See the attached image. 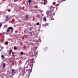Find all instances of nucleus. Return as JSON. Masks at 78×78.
I'll use <instances>...</instances> for the list:
<instances>
[{"mask_svg": "<svg viewBox=\"0 0 78 78\" xmlns=\"http://www.w3.org/2000/svg\"><path fill=\"white\" fill-rule=\"evenodd\" d=\"M13 30L14 29L12 27H9L6 30V34L8 35L9 34H8V33L9 32H10L11 33H12L13 32Z\"/></svg>", "mask_w": 78, "mask_h": 78, "instance_id": "nucleus-1", "label": "nucleus"}, {"mask_svg": "<svg viewBox=\"0 0 78 78\" xmlns=\"http://www.w3.org/2000/svg\"><path fill=\"white\" fill-rule=\"evenodd\" d=\"M16 70L15 69H13L11 70V71L12 72V76H14L15 74L14 73H16Z\"/></svg>", "mask_w": 78, "mask_h": 78, "instance_id": "nucleus-2", "label": "nucleus"}, {"mask_svg": "<svg viewBox=\"0 0 78 78\" xmlns=\"http://www.w3.org/2000/svg\"><path fill=\"white\" fill-rule=\"evenodd\" d=\"M29 17H30V16L28 15L27 14L26 15L25 19L26 20H27L28 19V18H29Z\"/></svg>", "mask_w": 78, "mask_h": 78, "instance_id": "nucleus-3", "label": "nucleus"}, {"mask_svg": "<svg viewBox=\"0 0 78 78\" xmlns=\"http://www.w3.org/2000/svg\"><path fill=\"white\" fill-rule=\"evenodd\" d=\"M5 19H6V21H8L9 20L10 18L8 16H6L5 17Z\"/></svg>", "mask_w": 78, "mask_h": 78, "instance_id": "nucleus-4", "label": "nucleus"}, {"mask_svg": "<svg viewBox=\"0 0 78 78\" xmlns=\"http://www.w3.org/2000/svg\"><path fill=\"white\" fill-rule=\"evenodd\" d=\"M12 51V49H11L9 51V55H10Z\"/></svg>", "mask_w": 78, "mask_h": 78, "instance_id": "nucleus-5", "label": "nucleus"}, {"mask_svg": "<svg viewBox=\"0 0 78 78\" xmlns=\"http://www.w3.org/2000/svg\"><path fill=\"white\" fill-rule=\"evenodd\" d=\"M2 65L3 66V68H4L6 67V63H3Z\"/></svg>", "mask_w": 78, "mask_h": 78, "instance_id": "nucleus-6", "label": "nucleus"}, {"mask_svg": "<svg viewBox=\"0 0 78 78\" xmlns=\"http://www.w3.org/2000/svg\"><path fill=\"white\" fill-rule=\"evenodd\" d=\"M48 25H49L48 24V23H46L43 25V26L44 27H46L48 26Z\"/></svg>", "mask_w": 78, "mask_h": 78, "instance_id": "nucleus-7", "label": "nucleus"}, {"mask_svg": "<svg viewBox=\"0 0 78 78\" xmlns=\"http://www.w3.org/2000/svg\"><path fill=\"white\" fill-rule=\"evenodd\" d=\"M43 21H44V22H46V21H47V19H46V17L44 18Z\"/></svg>", "mask_w": 78, "mask_h": 78, "instance_id": "nucleus-8", "label": "nucleus"}, {"mask_svg": "<svg viewBox=\"0 0 78 78\" xmlns=\"http://www.w3.org/2000/svg\"><path fill=\"white\" fill-rule=\"evenodd\" d=\"M9 42L8 41H6L5 42V45H8V44H9Z\"/></svg>", "mask_w": 78, "mask_h": 78, "instance_id": "nucleus-9", "label": "nucleus"}, {"mask_svg": "<svg viewBox=\"0 0 78 78\" xmlns=\"http://www.w3.org/2000/svg\"><path fill=\"white\" fill-rule=\"evenodd\" d=\"M27 2L29 3V4H30L32 2L31 0H28Z\"/></svg>", "mask_w": 78, "mask_h": 78, "instance_id": "nucleus-10", "label": "nucleus"}, {"mask_svg": "<svg viewBox=\"0 0 78 78\" xmlns=\"http://www.w3.org/2000/svg\"><path fill=\"white\" fill-rule=\"evenodd\" d=\"M33 27H30L29 28V30L30 31H31V30H33Z\"/></svg>", "mask_w": 78, "mask_h": 78, "instance_id": "nucleus-11", "label": "nucleus"}, {"mask_svg": "<svg viewBox=\"0 0 78 78\" xmlns=\"http://www.w3.org/2000/svg\"><path fill=\"white\" fill-rule=\"evenodd\" d=\"M2 23H0V29L1 28L2 26Z\"/></svg>", "mask_w": 78, "mask_h": 78, "instance_id": "nucleus-12", "label": "nucleus"}, {"mask_svg": "<svg viewBox=\"0 0 78 78\" xmlns=\"http://www.w3.org/2000/svg\"><path fill=\"white\" fill-rule=\"evenodd\" d=\"M20 54L21 55H23V52H20Z\"/></svg>", "mask_w": 78, "mask_h": 78, "instance_id": "nucleus-13", "label": "nucleus"}, {"mask_svg": "<svg viewBox=\"0 0 78 78\" xmlns=\"http://www.w3.org/2000/svg\"><path fill=\"white\" fill-rule=\"evenodd\" d=\"M14 50H16L17 49V48L16 46L14 47Z\"/></svg>", "mask_w": 78, "mask_h": 78, "instance_id": "nucleus-14", "label": "nucleus"}, {"mask_svg": "<svg viewBox=\"0 0 78 78\" xmlns=\"http://www.w3.org/2000/svg\"><path fill=\"white\" fill-rule=\"evenodd\" d=\"M1 57L2 58H4V55H1Z\"/></svg>", "mask_w": 78, "mask_h": 78, "instance_id": "nucleus-15", "label": "nucleus"}, {"mask_svg": "<svg viewBox=\"0 0 78 78\" xmlns=\"http://www.w3.org/2000/svg\"><path fill=\"white\" fill-rule=\"evenodd\" d=\"M46 13L48 14H50V13L48 11H47V12Z\"/></svg>", "mask_w": 78, "mask_h": 78, "instance_id": "nucleus-16", "label": "nucleus"}, {"mask_svg": "<svg viewBox=\"0 0 78 78\" xmlns=\"http://www.w3.org/2000/svg\"><path fill=\"white\" fill-rule=\"evenodd\" d=\"M36 25L37 26H39V22H37L36 23Z\"/></svg>", "mask_w": 78, "mask_h": 78, "instance_id": "nucleus-17", "label": "nucleus"}, {"mask_svg": "<svg viewBox=\"0 0 78 78\" xmlns=\"http://www.w3.org/2000/svg\"><path fill=\"white\" fill-rule=\"evenodd\" d=\"M8 12H10L11 11V10L10 9H8Z\"/></svg>", "mask_w": 78, "mask_h": 78, "instance_id": "nucleus-18", "label": "nucleus"}, {"mask_svg": "<svg viewBox=\"0 0 78 78\" xmlns=\"http://www.w3.org/2000/svg\"><path fill=\"white\" fill-rule=\"evenodd\" d=\"M53 5H55V4H56L55 2H53Z\"/></svg>", "mask_w": 78, "mask_h": 78, "instance_id": "nucleus-19", "label": "nucleus"}, {"mask_svg": "<svg viewBox=\"0 0 78 78\" xmlns=\"http://www.w3.org/2000/svg\"><path fill=\"white\" fill-rule=\"evenodd\" d=\"M66 0H62L61 1L60 3L61 2H62L65 1Z\"/></svg>", "mask_w": 78, "mask_h": 78, "instance_id": "nucleus-20", "label": "nucleus"}, {"mask_svg": "<svg viewBox=\"0 0 78 78\" xmlns=\"http://www.w3.org/2000/svg\"><path fill=\"white\" fill-rule=\"evenodd\" d=\"M29 34H30V35H31V34H32V32H30L29 33Z\"/></svg>", "mask_w": 78, "mask_h": 78, "instance_id": "nucleus-21", "label": "nucleus"}, {"mask_svg": "<svg viewBox=\"0 0 78 78\" xmlns=\"http://www.w3.org/2000/svg\"><path fill=\"white\" fill-rule=\"evenodd\" d=\"M12 56L14 58H16V57L14 55H12Z\"/></svg>", "mask_w": 78, "mask_h": 78, "instance_id": "nucleus-22", "label": "nucleus"}, {"mask_svg": "<svg viewBox=\"0 0 78 78\" xmlns=\"http://www.w3.org/2000/svg\"><path fill=\"white\" fill-rule=\"evenodd\" d=\"M17 1V0H14V2H16Z\"/></svg>", "mask_w": 78, "mask_h": 78, "instance_id": "nucleus-23", "label": "nucleus"}, {"mask_svg": "<svg viewBox=\"0 0 78 78\" xmlns=\"http://www.w3.org/2000/svg\"><path fill=\"white\" fill-rule=\"evenodd\" d=\"M19 72H20V70H21L20 68H19Z\"/></svg>", "mask_w": 78, "mask_h": 78, "instance_id": "nucleus-24", "label": "nucleus"}, {"mask_svg": "<svg viewBox=\"0 0 78 78\" xmlns=\"http://www.w3.org/2000/svg\"><path fill=\"white\" fill-rule=\"evenodd\" d=\"M3 48H4V47H2V48H1V49H2Z\"/></svg>", "mask_w": 78, "mask_h": 78, "instance_id": "nucleus-25", "label": "nucleus"}, {"mask_svg": "<svg viewBox=\"0 0 78 78\" xmlns=\"http://www.w3.org/2000/svg\"><path fill=\"white\" fill-rule=\"evenodd\" d=\"M44 5H45V2H44Z\"/></svg>", "mask_w": 78, "mask_h": 78, "instance_id": "nucleus-26", "label": "nucleus"}, {"mask_svg": "<svg viewBox=\"0 0 78 78\" xmlns=\"http://www.w3.org/2000/svg\"><path fill=\"white\" fill-rule=\"evenodd\" d=\"M31 71H30V73H31Z\"/></svg>", "mask_w": 78, "mask_h": 78, "instance_id": "nucleus-27", "label": "nucleus"}, {"mask_svg": "<svg viewBox=\"0 0 78 78\" xmlns=\"http://www.w3.org/2000/svg\"><path fill=\"white\" fill-rule=\"evenodd\" d=\"M43 1H44V0H43Z\"/></svg>", "mask_w": 78, "mask_h": 78, "instance_id": "nucleus-28", "label": "nucleus"}, {"mask_svg": "<svg viewBox=\"0 0 78 78\" xmlns=\"http://www.w3.org/2000/svg\"><path fill=\"white\" fill-rule=\"evenodd\" d=\"M51 7H52V6H51Z\"/></svg>", "mask_w": 78, "mask_h": 78, "instance_id": "nucleus-29", "label": "nucleus"}, {"mask_svg": "<svg viewBox=\"0 0 78 78\" xmlns=\"http://www.w3.org/2000/svg\"><path fill=\"white\" fill-rule=\"evenodd\" d=\"M30 62H31V60H30Z\"/></svg>", "mask_w": 78, "mask_h": 78, "instance_id": "nucleus-30", "label": "nucleus"}, {"mask_svg": "<svg viewBox=\"0 0 78 78\" xmlns=\"http://www.w3.org/2000/svg\"><path fill=\"white\" fill-rule=\"evenodd\" d=\"M30 73V71H29V73Z\"/></svg>", "mask_w": 78, "mask_h": 78, "instance_id": "nucleus-31", "label": "nucleus"}, {"mask_svg": "<svg viewBox=\"0 0 78 78\" xmlns=\"http://www.w3.org/2000/svg\"><path fill=\"white\" fill-rule=\"evenodd\" d=\"M2 49H1V51L2 50Z\"/></svg>", "mask_w": 78, "mask_h": 78, "instance_id": "nucleus-32", "label": "nucleus"}, {"mask_svg": "<svg viewBox=\"0 0 78 78\" xmlns=\"http://www.w3.org/2000/svg\"><path fill=\"white\" fill-rule=\"evenodd\" d=\"M1 4V2H0V4Z\"/></svg>", "mask_w": 78, "mask_h": 78, "instance_id": "nucleus-33", "label": "nucleus"}, {"mask_svg": "<svg viewBox=\"0 0 78 78\" xmlns=\"http://www.w3.org/2000/svg\"><path fill=\"white\" fill-rule=\"evenodd\" d=\"M27 62H28V60L27 61Z\"/></svg>", "mask_w": 78, "mask_h": 78, "instance_id": "nucleus-34", "label": "nucleus"}]
</instances>
